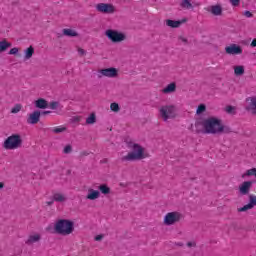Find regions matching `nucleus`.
Here are the masks:
<instances>
[{
  "label": "nucleus",
  "mask_w": 256,
  "mask_h": 256,
  "mask_svg": "<svg viewBox=\"0 0 256 256\" xmlns=\"http://www.w3.org/2000/svg\"><path fill=\"white\" fill-rule=\"evenodd\" d=\"M160 115L167 121L168 119H175V106L174 105H166L160 108Z\"/></svg>",
  "instance_id": "0eeeda50"
},
{
  "label": "nucleus",
  "mask_w": 256,
  "mask_h": 256,
  "mask_svg": "<svg viewBox=\"0 0 256 256\" xmlns=\"http://www.w3.org/2000/svg\"><path fill=\"white\" fill-rule=\"evenodd\" d=\"M81 155H82L83 157H87V155H89V152L84 151V152L81 153Z\"/></svg>",
  "instance_id": "8fccbe9b"
},
{
  "label": "nucleus",
  "mask_w": 256,
  "mask_h": 256,
  "mask_svg": "<svg viewBox=\"0 0 256 256\" xmlns=\"http://www.w3.org/2000/svg\"><path fill=\"white\" fill-rule=\"evenodd\" d=\"M96 11L106 15H113L115 13V6L111 3H99L96 5Z\"/></svg>",
  "instance_id": "6e6552de"
},
{
  "label": "nucleus",
  "mask_w": 256,
  "mask_h": 256,
  "mask_svg": "<svg viewBox=\"0 0 256 256\" xmlns=\"http://www.w3.org/2000/svg\"><path fill=\"white\" fill-rule=\"evenodd\" d=\"M10 47H13V44L7 41V39H3L2 41H0V51H3L5 53V51H7V49H9Z\"/></svg>",
  "instance_id": "5701e85b"
},
{
  "label": "nucleus",
  "mask_w": 256,
  "mask_h": 256,
  "mask_svg": "<svg viewBox=\"0 0 256 256\" xmlns=\"http://www.w3.org/2000/svg\"><path fill=\"white\" fill-rule=\"evenodd\" d=\"M100 75H98L99 78L101 77H110L114 78L119 75V70L115 67H110V68H104L99 71Z\"/></svg>",
  "instance_id": "1a4fd4ad"
},
{
  "label": "nucleus",
  "mask_w": 256,
  "mask_h": 256,
  "mask_svg": "<svg viewBox=\"0 0 256 256\" xmlns=\"http://www.w3.org/2000/svg\"><path fill=\"white\" fill-rule=\"evenodd\" d=\"M64 131H67V127H56L52 129V133H64Z\"/></svg>",
  "instance_id": "e433bc0d"
},
{
  "label": "nucleus",
  "mask_w": 256,
  "mask_h": 256,
  "mask_svg": "<svg viewBox=\"0 0 256 256\" xmlns=\"http://www.w3.org/2000/svg\"><path fill=\"white\" fill-rule=\"evenodd\" d=\"M250 47H256V38L252 40V42L250 43Z\"/></svg>",
  "instance_id": "de8ad7c7"
},
{
  "label": "nucleus",
  "mask_w": 256,
  "mask_h": 256,
  "mask_svg": "<svg viewBox=\"0 0 256 256\" xmlns=\"http://www.w3.org/2000/svg\"><path fill=\"white\" fill-rule=\"evenodd\" d=\"M105 35L112 43H121L127 39L125 33L113 29L106 30Z\"/></svg>",
  "instance_id": "39448f33"
},
{
  "label": "nucleus",
  "mask_w": 256,
  "mask_h": 256,
  "mask_svg": "<svg viewBox=\"0 0 256 256\" xmlns=\"http://www.w3.org/2000/svg\"><path fill=\"white\" fill-rule=\"evenodd\" d=\"M231 5H233V7H237L239 5V3H241V0H229Z\"/></svg>",
  "instance_id": "ea45409f"
},
{
  "label": "nucleus",
  "mask_w": 256,
  "mask_h": 256,
  "mask_svg": "<svg viewBox=\"0 0 256 256\" xmlns=\"http://www.w3.org/2000/svg\"><path fill=\"white\" fill-rule=\"evenodd\" d=\"M207 111V106L205 104H200L196 109V115H201Z\"/></svg>",
  "instance_id": "7c9ffc66"
},
{
  "label": "nucleus",
  "mask_w": 256,
  "mask_h": 256,
  "mask_svg": "<svg viewBox=\"0 0 256 256\" xmlns=\"http://www.w3.org/2000/svg\"><path fill=\"white\" fill-rule=\"evenodd\" d=\"M244 16L251 18V17H253V13H251V11H249V10H246V11H244Z\"/></svg>",
  "instance_id": "c03bdc74"
},
{
  "label": "nucleus",
  "mask_w": 256,
  "mask_h": 256,
  "mask_svg": "<svg viewBox=\"0 0 256 256\" xmlns=\"http://www.w3.org/2000/svg\"><path fill=\"white\" fill-rule=\"evenodd\" d=\"M75 231V222L69 219H59L54 224V233L57 235H71Z\"/></svg>",
  "instance_id": "f03ea898"
},
{
  "label": "nucleus",
  "mask_w": 256,
  "mask_h": 256,
  "mask_svg": "<svg viewBox=\"0 0 256 256\" xmlns=\"http://www.w3.org/2000/svg\"><path fill=\"white\" fill-rule=\"evenodd\" d=\"M38 241H41V234L30 235L25 243L26 245H33V243H38Z\"/></svg>",
  "instance_id": "4be33fe9"
},
{
  "label": "nucleus",
  "mask_w": 256,
  "mask_h": 256,
  "mask_svg": "<svg viewBox=\"0 0 256 256\" xmlns=\"http://www.w3.org/2000/svg\"><path fill=\"white\" fill-rule=\"evenodd\" d=\"M180 247H183V244H178Z\"/></svg>",
  "instance_id": "864d4df0"
},
{
  "label": "nucleus",
  "mask_w": 256,
  "mask_h": 256,
  "mask_svg": "<svg viewBox=\"0 0 256 256\" xmlns=\"http://www.w3.org/2000/svg\"><path fill=\"white\" fill-rule=\"evenodd\" d=\"M41 115H51V111L49 110L41 111Z\"/></svg>",
  "instance_id": "49530a36"
},
{
  "label": "nucleus",
  "mask_w": 256,
  "mask_h": 256,
  "mask_svg": "<svg viewBox=\"0 0 256 256\" xmlns=\"http://www.w3.org/2000/svg\"><path fill=\"white\" fill-rule=\"evenodd\" d=\"M81 121V117L80 116H74L72 117V122L73 123H79Z\"/></svg>",
  "instance_id": "37998d69"
},
{
  "label": "nucleus",
  "mask_w": 256,
  "mask_h": 256,
  "mask_svg": "<svg viewBox=\"0 0 256 256\" xmlns=\"http://www.w3.org/2000/svg\"><path fill=\"white\" fill-rule=\"evenodd\" d=\"M128 148L132 149V152L121 158V161H141L145 159V148L138 143L129 142Z\"/></svg>",
  "instance_id": "f257e3e1"
},
{
  "label": "nucleus",
  "mask_w": 256,
  "mask_h": 256,
  "mask_svg": "<svg viewBox=\"0 0 256 256\" xmlns=\"http://www.w3.org/2000/svg\"><path fill=\"white\" fill-rule=\"evenodd\" d=\"M208 11L215 17H219L223 15V6H221V4L212 5Z\"/></svg>",
  "instance_id": "2eb2a0df"
},
{
  "label": "nucleus",
  "mask_w": 256,
  "mask_h": 256,
  "mask_svg": "<svg viewBox=\"0 0 256 256\" xmlns=\"http://www.w3.org/2000/svg\"><path fill=\"white\" fill-rule=\"evenodd\" d=\"M183 219V214L180 212L174 211L169 212L164 216V225L171 226L175 225V223H179Z\"/></svg>",
  "instance_id": "423d86ee"
},
{
  "label": "nucleus",
  "mask_w": 256,
  "mask_h": 256,
  "mask_svg": "<svg viewBox=\"0 0 256 256\" xmlns=\"http://www.w3.org/2000/svg\"><path fill=\"white\" fill-rule=\"evenodd\" d=\"M180 5L183 9H193V4L190 0H182Z\"/></svg>",
  "instance_id": "cd10ccee"
},
{
  "label": "nucleus",
  "mask_w": 256,
  "mask_h": 256,
  "mask_svg": "<svg viewBox=\"0 0 256 256\" xmlns=\"http://www.w3.org/2000/svg\"><path fill=\"white\" fill-rule=\"evenodd\" d=\"M221 119L217 117H210L208 119H204L203 123H197V125H203L204 135H218L219 127L221 126Z\"/></svg>",
  "instance_id": "7ed1b4c3"
},
{
  "label": "nucleus",
  "mask_w": 256,
  "mask_h": 256,
  "mask_svg": "<svg viewBox=\"0 0 256 256\" xmlns=\"http://www.w3.org/2000/svg\"><path fill=\"white\" fill-rule=\"evenodd\" d=\"M253 207H256V196L250 195L248 204L238 208V212L245 213V211H249L250 209H253Z\"/></svg>",
  "instance_id": "ddd939ff"
},
{
  "label": "nucleus",
  "mask_w": 256,
  "mask_h": 256,
  "mask_svg": "<svg viewBox=\"0 0 256 256\" xmlns=\"http://www.w3.org/2000/svg\"><path fill=\"white\" fill-rule=\"evenodd\" d=\"M5 187V184L3 182H0V189H3Z\"/></svg>",
  "instance_id": "3c124183"
},
{
  "label": "nucleus",
  "mask_w": 256,
  "mask_h": 256,
  "mask_svg": "<svg viewBox=\"0 0 256 256\" xmlns=\"http://www.w3.org/2000/svg\"><path fill=\"white\" fill-rule=\"evenodd\" d=\"M234 75H236V77H241V75H245V66H235Z\"/></svg>",
  "instance_id": "a878e982"
},
{
  "label": "nucleus",
  "mask_w": 256,
  "mask_h": 256,
  "mask_svg": "<svg viewBox=\"0 0 256 256\" xmlns=\"http://www.w3.org/2000/svg\"><path fill=\"white\" fill-rule=\"evenodd\" d=\"M105 237V235L103 234H100V235H97L94 237V240L95 241H103V238Z\"/></svg>",
  "instance_id": "a19ab883"
},
{
  "label": "nucleus",
  "mask_w": 256,
  "mask_h": 256,
  "mask_svg": "<svg viewBox=\"0 0 256 256\" xmlns=\"http://www.w3.org/2000/svg\"><path fill=\"white\" fill-rule=\"evenodd\" d=\"M183 23H187V18H184L182 20H166L167 27H170L171 29H179V27H181Z\"/></svg>",
  "instance_id": "4468645a"
},
{
  "label": "nucleus",
  "mask_w": 256,
  "mask_h": 256,
  "mask_svg": "<svg viewBox=\"0 0 256 256\" xmlns=\"http://www.w3.org/2000/svg\"><path fill=\"white\" fill-rule=\"evenodd\" d=\"M35 53V48L33 46H30L24 50V61H29L31 57H33Z\"/></svg>",
  "instance_id": "aec40b11"
},
{
  "label": "nucleus",
  "mask_w": 256,
  "mask_h": 256,
  "mask_svg": "<svg viewBox=\"0 0 256 256\" xmlns=\"http://www.w3.org/2000/svg\"><path fill=\"white\" fill-rule=\"evenodd\" d=\"M97 123V115L95 112H92L87 118H86V125H95Z\"/></svg>",
  "instance_id": "b1692460"
},
{
  "label": "nucleus",
  "mask_w": 256,
  "mask_h": 256,
  "mask_svg": "<svg viewBox=\"0 0 256 256\" xmlns=\"http://www.w3.org/2000/svg\"><path fill=\"white\" fill-rule=\"evenodd\" d=\"M67 174L70 175V174H71V170H68V171H67Z\"/></svg>",
  "instance_id": "603ef678"
},
{
  "label": "nucleus",
  "mask_w": 256,
  "mask_h": 256,
  "mask_svg": "<svg viewBox=\"0 0 256 256\" xmlns=\"http://www.w3.org/2000/svg\"><path fill=\"white\" fill-rule=\"evenodd\" d=\"M197 123H203V120H197L195 122V127H196V130H195V133H203L205 131V128L203 127V125H197Z\"/></svg>",
  "instance_id": "c85d7f7f"
},
{
  "label": "nucleus",
  "mask_w": 256,
  "mask_h": 256,
  "mask_svg": "<svg viewBox=\"0 0 256 256\" xmlns=\"http://www.w3.org/2000/svg\"><path fill=\"white\" fill-rule=\"evenodd\" d=\"M64 155H69V153H73V146L71 144H68L63 149Z\"/></svg>",
  "instance_id": "72a5a7b5"
},
{
  "label": "nucleus",
  "mask_w": 256,
  "mask_h": 256,
  "mask_svg": "<svg viewBox=\"0 0 256 256\" xmlns=\"http://www.w3.org/2000/svg\"><path fill=\"white\" fill-rule=\"evenodd\" d=\"M23 145V139H21V135L12 134L8 138L5 139L3 143V147L7 151H13L14 149H19Z\"/></svg>",
  "instance_id": "20e7f679"
},
{
  "label": "nucleus",
  "mask_w": 256,
  "mask_h": 256,
  "mask_svg": "<svg viewBox=\"0 0 256 256\" xmlns=\"http://www.w3.org/2000/svg\"><path fill=\"white\" fill-rule=\"evenodd\" d=\"M222 133H224L225 135H229V133H235V131L233 130V128H231V126L223 125V123L221 122L218 128V135H221Z\"/></svg>",
  "instance_id": "a211bd4d"
},
{
  "label": "nucleus",
  "mask_w": 256,
  "mask_h": 256,
  "mask_svg": "<svg viewBox=\"0 0 256 256\" xmlns=\"http://www.w3.org/2000/svg\"><path fill=\"white\" fill-rule=\"evenodd\" d=\"M99 197H101V192H99V190H94L92 188L88 189L86 199H89V201H95V199H99Z\"/></svg>",
  "instance_id": "dca6fc26"
},
{
  "label": "nucleus",
  "mask_w": 256,
  "mask_h": 256,
  "mask_svg": "<svg viewBox=\"0 0 256 256\" xmlns=\"http://www.w3.org/2000/svg\"><path fill=\"white\" fill-rule=\"evenodd\" d=\"M41 121V110H34L27 118L28 125H37Z\"/></svg>",
  "instance_id": "9b49d317"
},
{
  "label": "nucleus",
  "mask_w": 256,
  "mask_h": 256,
  "mask_svg": "<svg viewBox=\"0 0 256 256\" xmlns=\"http://www.w3.org/2000/svg\"><path fill=\"white\" fill-rule=\"evenodd\" d=\"M53 199H54V201H57L58 203H63V201H65V196L61 193H55L53 195Z\"/></svg>",
  "instance_id": "c756f323"
},
{
  "label": "nucleus",
  "mask_w": 256,
  "mask_h": 256,
  "mask_svg": "<svg viewBox=\"0 0 256 256\" xmlns=\"http://www.w3.org/2000/svg\"><path fill=\"white\" fill-rule=\"evenodd\" d=\"M256 180L244 181L239 186L240 195H249V191H251V187L255 185Z\"/></svg>",
  "instance_id": "9d476101"
},
{
  "label": "nucleus",
  "mask_w": 256,
  "mask_h": 256,
  "mask_svg": "<svg viewBox=\"0 0 256 256\" xmlns=\"http://www.w3.org/2000/svg\"><path fill=\"white\" fill-rule=\"evenodd\" d=\"M53 203H55L54 199H52L51 201L46 202V204L49 205V206L53 205Z\"/></svg>",
  "instance_id": "09e8293b"
},
{
  "label": "nucleus",
  "mask_w": 256,
  "mask_h": 256,
  "mask_svg": "<svg viewBox=\"0 0 256 256\" xmlns=\"http://www.w3.org/2000/svg\"><path fill=\"white\" fill-rule=\"evenodd\" d=\"M250 104L248 107H246V111H252V113H256V97L250 98Z\"/></svg>",
  "instance_id": "393cba45"
},
{
  "label": "nucleus",
  "mask_w": 256,
  "mask_h": 256,
  "mask_svg": "<svg viewBox=\"0 0 256 256\" xmlns=\"http://www.w3.org/2000/svg\"><path fill=\"white\" fill-rule=\"evenodd\" d=\"M110 110L114 113H119V111H121V107L119 106V103L114 102L110 104Z\"/></svg>",
  "instance_id": "2f4dec72"
},
{
  "label": "nucleus",
  "mask_w": 256,
  "mask_h": 256,
  "mask_svg": "<svg viewBox=\"0 0 256 256\" xmlns=\"http://www.w3.org/2000/svg\"><path fill=\"white\" fill-rule=\"evenodd\" d=\"M62 35H64L65 37H79V33L70 28H64L62 30Z\"/></svg>",
  "instance_id": "6ab92c4d"
},
{
  "label": "nucleus",
  "mask_w": 256,
  "mask_h": 256,
  "mask_svg": "<svg viewBox=\"0 0 256 256\" xmlns=\"http://www.w3.org/2000/svg\"><path fill=\"white\" fill-rule=\"evenodd\" d=\"M22 108L23 106L21 104H15V106L11 109V113L17 114Z\"/></svg>",
  "instance_id": "c9c22d12"
},
{
  "label": "nucleus",
  "mask_w": 256,
  "mask_h": 256,
  "mask_svg": "<svg viewBox=\"0 0 256 256\" xmlns=\"http://www.w3.org/2000/svg\"><path fill=\"white\" fill-rule=\"evenodd\" d=\"M227 55H241L243 53V48L237 44H230L225 47Z\"/></svg>",
  "instance_id": "f8f14e48"
},
{
  "label": "nucleus",
  "mask_w": 256,
  "mask_h": 256,
  "mask_svg": "<svg viewBox=\"0 0 256 256\" xmlns=\"http://www.w3.org/2000/svg\"><path fill=\"white\" fill-rule=\"evenodd\" d=\"M178 39L180 41H182V43H184L185 45H187V43H189V40H187V38L183 37V36H179Z\"/></svg>",
  "instance_id": "79ce46f5"
},
{
  "label": "nucleus",
  "mask_w": 256,
  "mask_h": 256,
  "mask_svg": "<svg viewBox=\"0 0 256 256\" xmlns=\"http://www.w3.org/2000/svg\"><path fill=\"white\" fill-rule=\"evenodd\" d=\"M36 109H48L49 102L45 98H39L34 102Z\"/></svg>",
  "instance_id": "f3484780"
},
{
  "label": "nucleus",
  "mask_w": 256,
  "mask_h": 256,
  "mask_svg": "<svg viewBox=\"0 0 256 256\" xmlns=\"http://www.w3.org/2000/svg\"><path fill=\"white\" fill-rule=\"evenodd\" d=\"M235 110H236L235 106H232V105L226 106L225 108V111L226 113H228V115H235V113H237Z\"/></svg>",
  "instance_id": "473e14b6"
},
{
  "label": "nucleus",
  "mask_w": 256,
  "mask_h": 256,
  "mask_svg": "<svg viewBox=\"0 0 256 256\" xmlns=\"http://www.w3.org/2000/svg\"><path fill=\"white\" fill-rule=\"evenodd\" d=\"M78 53L80 54V55H85V53H87L84 49H82V48H79L78 49Z\"/></svg>",
  "instance_id": "a18cd8bd"
},
{
  "label": "nucleus",
  "mask_w": 256,
  "mask_h": 256,
  "mask_svg": "<svg viewBox=\"0 0 256 256\" xmlns=\"http://www.w3.org/2000/svg\"><path fill=\"white\" fill-rule=\"evenodd\" d=\"M186 247H189L190 249L195 248V247H197V242H195V241L187 242Z\"/></svg>",
  "instance_id": "58836bf2"
},
{
  "label": "nucleus",
  "mask_w": 256,
  "mask_h": 256,
  "mask_svg": "<svg viewBox=\"0 0 256 256\" xmlns=\"http://www.w3.org/2000/svg\"><path fill=\"white\" fill-rule=\"evenodd\" d=\"M8 55H15V56L19 55V48L14 47V48L10 49L8 52Z\"/></svg>",
  "instance_id": "4c0bfd02"
},
{
  "label": "nucleus",
  "mask_w": 256,
  "mask_h": 256,
  "mask_svg": "<svg viewBox=\"0 0 256 256\" xmlns=\"http://www.w3.org/2000/svg\"><path fill=\"white\" fill-rule=\"evenodd\" d=\"M61 104L59 103V102H57V101H52V102H50L49 104H48V107H50V109H52V110H54L55 111V109H59V106H60Z\"/></svg>",
  "instance_id": "f704fd0d"
},
{
  "label": "nucleus",
  "mask_w": 256,
  "mask_h": 256,
  "mask_svg": "<svg viewBox=\"0 0 256 256\" xmlns=\"http://www.w3.org/2000/svg\"><path fill=\"white\" fill-rule=\"evenodd\" d=\"M99 193H102V195H109L111 193V188L107 184H101L99 187Z\"/></svg>",
  "instance_id": "bb28decb"
},
{
  "label": "nucleus",
  "mask_w": 256,
  "mask_h": 256,
  "mask_svg": "<svg viewBox=\"0 0 256 256\" xmlns=\"http://www.w3.org/2000/svg\"><path fill=\"white\" fill-rule=\"evenodd\" d=\"M175 91H177V84H175V82H172L162 90V93L169 94L175 93Z\"/></svg>",
  "instance_id": "412c9836"
}]
</instances>
